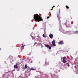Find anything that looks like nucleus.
Returning <instances> with one entry per match:
<instances>
[{
	"label": "nucleus",
	"mask_w": 78,
	"mask_h": 78,
	"mask_svg": "<svg viewBox=\"0 0 78 78\" xmlns=\"http://www.w3.org/2000/svg\"><path fill=\"white\" fill-rule=\"evenodd\" d=\"M34 20L35 22H38L40 21H43V19H42V17H41L38 14H35L34 15Z\"/></svg>",
	"instance_id": "1"
},
{
	"label": "nucleus",
	"mask_w": 78,
	"mask_h": 78,
	"mask_svg": "<svg viewBox=\"0 0 78 78\" xmlns=\"http://www.w3.org/2000/svg\"><path fill=\"white\" fill-rule=\"evenodd\" d=\"M65 25L66 27H70V23L67 22L65 23Z\"/></svg>",
	"instance_id": "2"
},
{
	"label": "nucleus",
	"mask_w": 78,
	"mask_h": 78,
	"mask_svg": "<svg viewBox=\"0 0 78 78\" xmlns=\"http://www.w3.org/2000/svg\"><path fill=\"white\" fill-rule=\"evenodd\" d=\"M56 42L54 40L52 42V46L53 47H55L56 46V44L55 43Z\"/></svg>",
	"instance_id": "3"
},
{
	"label": "nucleus",
	"mask_w": 78,
	"mask_h": 78,
	"mask_svg": "<svg viewBox=\"0 0 78 78\" xmlns=\"http://www.w3.org/2000/svg\"><path fill=\"white\" fill-rule=\"evenodd\" d=\"M66 57H64L63 58V60L62 62L63 63H66Z\"/></svg>",
	"instance_id": "4"
},
{
	"label": "nucleus",
	"mask_w": 78,
	"mask_h": 78,
	"mask_svg": "<svg viewBox=\"0 0 78 78\" xmlns=\"http://www.w3.org/2000/svg\"><path fill=\"white\" fill-rule=\"evenodd\" d=\"M45 46L46 47H47V48H49V50H51V47L48 44L45 45Z\"/></svg>",
	"instance_id": "5"
},
{
	"label": "nucleus",
	"mask_w": 78,
	"mask_h": 78,
	"mask_svg": "<svg viewBox=\"0 0 78 78\" xmlns=\"http://www.w3.org/2000/svg\"><path fill=\"white\" fill-rule=\"evenodd\" d=\"M24 49V47H21V48H18L19 51L20 52L22 51V50H23Z\"/></svg>",
	"instance_id": "6"
},
{
	"label": "nucleus",
	"mask_w": 78,
	"mask_h": 78,
	"mask_svg": "<svg viewBox=\"0 0 78 78\" xmlns=\"http://www.w3.org/2000/svg\"><path fill=\"white\" fill-rule=\"evenodd\" d=\"M57 16L58 20H59L60 22H61V21H60V18H61V17H60V16H59V14Z\"/></svg>",
	"instance_id": "7"
},
{
	"label": "nucleus",
	"mask_w": 78,
	"mask_h": 78,
	"mask_svg": "<svg viewBox=\"0 0 78 78\" xmlns=\"http://www.w3.org/2000/svg\"><path fill=\"white\" fill-rule=\"evenodd\" d=\"M58 44H60L61 45H62V44H64V42H63V41H59L58 43Z\"/></svg>",
	"instance_id": "8"
},
{
	"label": "nucleus",
	"mask_w": 78,
	"mask_h": 78,
	"mask_svg": "<svg viewBox=\"0 0 78 78\" xmlns=\"http://www.w3.org/2000/svg\"><path fill=\"white\" fill-rule=\"evenodd\" d=\"M49 36L51 39H53V36L52 34H50L49 35Z\"/></svg>",
	"instance_id": "9"
},
{
	"label": "nucleus",
	"mask_w": 78,
	"mask_h": 78,
	"mask_svg": "<svg viewBox=\"0 0 78 78\" xmlns=\"http://www.w3.org/2000/svg\"><path fill=\"white\" fill-rule=\"evenodd\" d=\"M18 64L16 63L15 65H14V67L15 69H17L18 66H17Z\"/></svg>",
	"instance_id": "10"
},
{
	"label": "nucleus",
	"mask_w": 78,
	"mask_h": 78,
	"mask_svg": "<svg viewBox=\"0 0 78 78\" xmlns=\"http://www.w3.org/2000/svg\"><path fill=\"white\" fill-rule=\"evenodd\" d=\"M27 71L28 73H30V72H31V69H30V68H28L27 69Z\"/></svg>",
	"instance_id": "11"
},
{
	"label": "nucleus",
	"mask_w": 78,
	"mask_h": 78,
	"mask_svg": "<svg viewBox=\"0 0 78 78\" xmlns=\"http://www.w3.org/2000/svg\"><path fill=\"white\" fill-rule=\"evenodd\" d=\"M27 67H28V66L27 65H25V67H24L25 69H27Z\"/></svg>",
	"instance_id": "12"
},
{
	"label": "nucleus",
	"mask_w": 78,
	"mask_h": 78,
	"mask_svg": "<svg viewBox=\"0 0 78 78\" xmlns=\"http://www.w3.org/2000/svg\"><path fill=\"white\" fill-rule=\"evenodd\" d=\"M66 8H67V9H69V7L67 5H66Z\"/></svg>",
	"instance_id": "13"
},
{
	"label": "nucleus",
	"mask_w": 78,
	"mask_h": 78,
	"mask_svg": "<svg viewBox=\"0 0 78 78\" xmlns=\"http://www.w3.org/2000/svg\"><path fill=\"white\" fill-rule=\"evenodd\" d=\"M30 70H36V69H33V68L30 69Z\"/></svg>",
	"instance_id": "14"
},
{
	"label": "nucleus",
	"mask_w": 78,
	"mask_h": 78,
	"mask_svg": "<svg viewBox=\"0 0 78 78\" xmlns=\"http://www.w3.org/2000/svg\"><path fill=\"white\" fill-rule=\"evenodd\" d=\"M43 36L44 37H46V36H45L44 34L43 35Z\"/></svg>",
	"instance_id": "15"
},
{
	"label": "nucleus",
	"mask_w": 78,
	"mask_h": 78,
	"mask_svg": "<svg viewBox=\"0 0 78 78\" xmlns=\"http://www.w3.org/2000/svg\"><path fill=\"white\" fill-rule=\"evenodd\" d=\"M67 64H68L67 66H68V67H69L70 66V65H69L68 63H67Z\"/></svg>",
	"instance_id": "16"
},
{
	"label": "nucleus",
	"mask_w": 78,
	"mask_h": 78,
	"mask_svg": "<svg viewBox=\"0 0 78 78\" xmlns=\"http://www.w3.org/2000/svg\"><path fill=\"white\" fill-rule=\"evenodd\" d=\"M54 7H55V6H53V7H52V9H51V10H53V8H54Z\"/></svg>",
	"instance_id": "17"
},
{
	"label": "nucleus",
	"mask_w": 78,
	"mask_h": 78,
	"mask_svg": "<svg viewBox=\"0 0 78 78\" xmlns=\"http://www.w3.org/2000/svg\"><path fill=\"white\" fill-rule=\"evenodd\" d=\"M22 46L21 47H24L25 46V45H24L23 44H22Z\"/></svg>",
	"instance_id": "18"
},
{
	"label": "nucleus",
	"mask_w": 78,
	"mask_h": 78,
	"mask_svg": "<svg viewBox=\"0 0 78 78\" xmlns=\"http://www.w3.org/2000/svg\"><path fill=\"white\" fill-rule=\"evenodd\" d=\"M49 18H50V17H49V16H48L47 17V19H49Z\"/></svg>",
	"instance_id": "19"
},
{
	"label": "nucleus",
	"mask_w": 78,
	"mask_h": 78,
	"mask_svg": "<svg viewBox=\"0 0 78 78\" xmlns=\"http://www.w3.org/2000/svg\"><path fill=\"white\" fill-rule=\"evenodd\" d=\"M59 13H60V9H59V11L58 12Z\"/></svg>",
	"instance_id": "20"
},
{
	"label": "nucleus",
	"mask_w": 78,
	"mask_h": 78,
	"mask_svg": "<svg viewBox=\"0 0 78 78\" xmlns=\"http://www.w3.org/2000/svg\"><path fill=\"white\" fill-rule=\"evenodd\" d=\"M34 44H37V43H36V42H35Z\"/></svg>",
	"instance_id": "21"
},
{
	"label": "nucleus",
	"mask_w": 78,
	"mask_h": 78,
	"mask_svg": "<svg viewBox=\"0 0 78 78\" xmlns=\"http://www.w3.org/2000/svg\"><path fill=\"white\" fill-rule=\"evenodd\" d=\"M2 50V49H1V48H0V50Z\"/></svg>",
	"instance_id": "22"
},
{
	"label": "nucleus",
	"mask_w": 78,
	"mask_h": 78,
	"mask_svg": "<svg viewBox=\"0 0 78 78\" xmlns=\"http://www.w3.org/2000/svg\"><path fill=\"white\" fill-rule=\"evenodd\" d=\"M50 14H51V13L50 12Z\"/></svg>",
	"instance_id": "23"
},
{
	"label": "nucleus",
	"mask_w": 78,
	"mask_h": 78,
	"mask_svg": "<svg viewBox=\"0 0 78 78\" xmlns=\"http://www.w3.org/2000/svg\"><path fill=\"white\" fill-rule=\"evenodd\" d=\"M76 32L77 33H78V31H77Z\"/></svg>",
	"instance_id": "24"
}]
</instances>
